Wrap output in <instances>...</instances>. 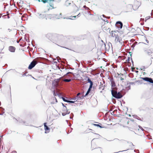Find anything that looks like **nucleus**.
Wrapping results in <instances>:
<instances>
[{"instance_id": "f8f14e48", "label": "nucleus", "mask_w": 153, "mask_h": 153, "mask_svg": "<svg viewBox=\"0 0 153 153\" xmlns=\"http://www.w3.org/2000/svg\"><path fill=\"white\" fill-rule=\"evenodd\" d=\"M15 48L13 46H10L9 47V50L11 52H15Z\"/></svg>"}, {"instance_id": "13d9d810", "label": "nucleus", "mask_w": 153, "mask_h": 153, "mask_svg": "<svg viewBox=\"0 0 153 153\" xmlns=\"http://www.w3.org/2000/svg\"><path fill=\"white\" fill-rule=\"evenodd\" d=\"M4 113V112H3V113H1V114H0V115H3V114Z\"/></svg>"}, {"instance_id": "69168bd1", "label": "nucleus", "mask_w": 153, "mask_h": 153, "mask_svg": "<svg viewBox=\"0 0 153 153\" xmlns=\"http://www.w3.org/2000/svg\"><path fill=\"white\" fill-rule=\"evenodd\" d=\"M45 133H47V132H46V131H45Z\"/></svg>"}, {"instance_id": "c756f323", "label": "nucleus", "mask_w": 153, "mask_h": 153, "mask_svg": "<svg viewBox=\"0 0 153 153\" xmlns=\"http://www.w3.org/2000/svg\"><path fill=\"white\" fill-rule=\"evenodd\" d=\"M84 97H85V96H83V95L79 96V100L83 99L84 98Z\"/></svg>"}, {"instance_id": "2eb2a0df", "label": "nucleus", "mask_w": 153, "mask_h": 153, "mask_svg": "<svg viewBox=\"0 0 153 153\" xmlns=\"http://www.w3.org/2000/svg\"><path fill=\"white\" fill-rule=\"evenodd\" d=\"M46 124L47 123H45L44 124V126L45 127V131L48 130H50L49 128L47 126Z\"/></svg>"}, {"instance_id": "f03ea898", "label": "nucleus", "mask_w": 153, "mask_h": 153, "mask_svg": "<svg viewBox=\"0 0 153 153\" xmlns=\"http://www.w3.org/2000/svg\"><path fill=\"white\" fill-rule=\"evenodd\" d=\"M111 93L112 96L117 99L121 98L125 94V93H123V91L117 92L115 89H113V88H112Z\"/></svg>"}, {"instance_id": "09e8293b", "label": "nucleus", "mask_w": 153, "mask_h": 153, "mask_svg": "<svg viewBox=\"0 0 153 153\" xmlns=\"http://www.w3.org/2000/svg\"><path fill=\"white\" fill-rule=\"evenodd\" d=\"M124 80V79L122 78V77H121L120 78V80Z\"/></svg>"}, {"instance_id": "6ab92c4d", "label": "nucleus", "mask_w": 153, "mask_h": 153, "mask_svg": "<svg viewBox=\"0 0 153 153\" xmlns=\"http://www.w3.org/2000/svg\"><path fill=\"white\" fill-rule=\"evenodd\" d=\"M92 125H94V126H97L98 127H100V128H103V127L101 126L99 124H92Z\"/></svg>"}, {"instance_id": "4d7b16f0", "label": "nucleus", "mask_w": 153, "mask_h": 153, "mask_svg": "<svg viewBox=\"0 0 153 153\" xmlns=\"http://www.w3.org/2000/svg\"><path fill=\"white\" fill-rule=\"evenodd\" d=\"M140 82V81L139 80H138V81H136V82Z\"/></svg>"}, {"instance_id": "6e6d98bb", "label": "nucleus", "mask_w": 153, "mask_h": 153, "mask_svg": "<svg viewBox=\"0 0 153 153\" xmlns=\"http://www.w3.org/2000/svg\"><path fill=\"white\" fill-rule=\"evenodd\" d=\"M19 40H17V42L19 43Z\"/></svg>"}, {"instance_id": "79ce46f5", "label": "nucleus", "mask_w": 153, "mask_h": 153, "mask_svg": "<svg viewBox=\"0 0 153 153\" xmlns=\"http://www.w3.org/2000/svg\"><path fill=\"white\" fill-rule=\"evenodd\" d=\"M64 19H72L71 18H68V17H67V18H64Z\"/></svg>"}, {"instance_id": "bf43d9fd", "label": "nucleus", "mask_w": 153, "mask_h": 153, "mask_svg": "<svg viewBox=\"0 0 153 153\" xmlns=\"http://www.w3.org/2000/svg\"><path fill=\"white\" fill-rule=\"evenodd\" d=\"M72 118H73V117L71 116V117H70V119H72Z\"/></svg>"}, {"instance_id": "aec40b11", "label": "nucleus", "mask_w": 153, "mask_h": 153, "mask_svg": "<svg viewBox=\"0 0 153 153\" xmlns=\"http://www.w3.org/2000/svg\"><path fill=\"white\" fill-rule=\"evenodd\" d=\"M115 41H116L117 42H120V39H119V38L118 36H115Z\"/></svg>"}, {"instance_id": "412c9836", "label": "nucleus", "mask_w": 153, "mask_h": 153, "mask_svg": "<svg viewBox=\"0 0 153 153\" xmlns=\"http://www.w3.org/2000/svg\"><path fill=\"white\" fill-rule=\"evenodd\" d=\"M0 38L3 41L7 40L8 39V38L6 36H4V37H1Z\"/></svg>"}, {"instance_id": "2f4dec72", "label": "nucleus", "mask_w": 153, "mask_h": 153, "mask_svg": "<svg viewBox=\"0 0 153 153\" xmlns=\"http://www.w3.org/2000/svg\"><path fill=\"white\" fill-rule=\"evenodd\" d=\"M145 68H146L145 67V66H143L140 68L141 70H143V71H145Z\"/></svg>"}, {"instance_id": "a211bd4d", "label": "nucleus", "mask_w": 153, "mask_h": 153, "mask_svg": "<svg viewBox=\"0 0 153 153\" xmlns=\"http://www.w3.org/2000/svg\"><path fill=\"white\" fill-rule=\"evenodd\" d=\"M71 100H76V101L77 100H79V97L78 96H76L75 97H74L73 98H71Z\"/></svg>"}, {"instance_id": "4be33fe9", "label": "nucleus", "mask_w": 153, "mask_h": 153, "mask_svg": "<svg viewBox=\"0 0 153 153\" xmlns=\"http://www.w3.org/2000/svg\"><path fill=\"white\" fill-rule=\"evenodd\" d=\"M71 79H64V81L65 82H69L71 81Z\"/></svg>"}, {"instance_id": "f257e3e1", "label": "nucleus", "mask_w": 153, "mask_h": 153, "mask_svg": "<svg viewBox=\"0 0 153 153\" xmlns=\"http://www.w3.org/2000/svg\"><path fill=\"white\" fill-rule=\"evenodd\" d=\"M58 34L56 33H48L46 35V37L53 43L57 44L58 41H59L58 39Z\"/></svg>"}, {"instance_id": "c9c22d12", "label": "nucleus", "mask_w": 153, "mask_h": 153, "mask_svg": "<svg viewBox=\"0 0 153 153\" xmlns=\"http://www.w3.org/2000/svg\"><path fill=\"white\" fill-rule=\"evenodd\" d=\"M57 45H58V46H60L61 47H62V48H65L67 49H68V50H71V49H69V48H66V47H63V46H60V45H58V44H57Z\"/></svg>"}, {"instance_id": "4c0bfd02", "label": "nucleus", "mask_w": 153, "mask_h": 153, "mask_svg": "<svg viewBox=\"0 0 153 153\" xmlns=\"http://www.w3.org/2000/svg\"><path fill=\"white\" fill-rule=\"evenodd\" d=\"M82 94V93H78L76 96H78V97H79V96H80V95H81Z\"/></svg>"}, {"instance_id": "e433bc0d", "label": "nucleus", "mask_w": 153, "mask_h": 153, "mask_svg": "<svg viewBox=\"0 0 153 153\" xmlns=\"http://www.w3.org/2000/svg\"><path fill=\"white\" fill-rule=\"evenodd\" d=\"M101 19H102L103 21H105V22H107V23H108V20L106 19H103L102 18H101Z\"/></svg>"}, {"instance_id": "a19ab883", "label": "nucleus", "mask_w": 153, "mask_h": 153, "mask_svg": "<svg viewBox=\"0 0 153 153\" xmlns=\"http://www.w3.org/2000/svg\"><path fill=\"white\" fill-rule=\"evenodd\" d=\"M139 128H140L142 131H143L144 129L142 128V127L140 126H139Z\"/></svg>"}, {"instance_id": "5701e85b", "label": "nucleus", "mask_w": 153, "mask_h": 153, "mask_svg": "<svg viewBox=\"0 0 153 153\" xmlns=\"http://www.w3.org/2000/svg\"><path fill=\"white\" fill-rule=\"evenodd\" d=\"M67 110V112L66 113L64 112V113H62V116H65L66 114H68L70 113V112H68L67 110Z\"/></svg>"}, {"instance_id": "c03bdc74", "label": "nucleus", "mask_w": 153, "mask_h": 153, "mask_svg": "<svg viewBox=\"0 0 153 153\" xmlns=\"http://www.w3.org/2000/svg\"><path fill=\"white\" fill-rule=\"evenodd\" d=\"M152 59H153V57H152L151 58V62L150 64V65H151V64H152Z\"/></svg>"}, {"instance_id": "a18cd8bd", "label": "nucleus", "mask_w": 153, "mask_h": 153, "mask_svg": "<svg viewBox=\"0 0 153 153\" xmlns=\"http://www.w3.org/2000/svg\"><path fill=\"white\" fill-rule=\"evenodd\" d=\"M6 16H7V17L8 19H9L10 18V16H9L7 15H6ZM6 16V15L3 16H2V17H3L4 16Z\"/></svg>"}, {"instance_id": "603ef678", "label": "nucleus", "mask_w": 153, "mask_h": 153, "mask_svg": "<svg viewBox=\"0 0 153 153\" xmlns=\"http://www.w3.org/2000/svg\"><path fill=\"white\" fill-rule=\"evenodd\" d=\"M55 99L56 100V102H57V99H56V97H55Z\"/></svg>"}, {"instance_id": "864d4df0", "label": "nucleus", "mask_w": 153, "mask_h": 153, "mask_svg": "<svg viewBox=\"0 0 153 153\" xmlns=\"http://www.w3.org/2000/svg\"><path fill=\"white\" fill-rule=\"evenodd\" d=\"M8 30H9V32H10L11 30L10 29H8Z\"/></svg>"}, {"instance_id": "774afa93", "label": "nucleus", "mask_w": 153, "mask_h": 153, "mask_svg": "<svg viewBox=\"0 0 153 153\" xmlns=\"http://www.w3.org/2000/svg\"><path fill=\"white\" fill-rule=\"evenodd\" d=\"M147 19L145 20V21L146 22V21Z\"/></svg>"}, {"instance_id": "37998d69", "label": "nucleus", "mask_w": 153, "mask_h": 153, "mask_svg": "<svg viewBox=\"0 0 153 153\" xmlns=\"http://www.w3.org/2000/svg\"><path fill=\"white\" fill-rule=\"evenodd\" d=\"M130 60V57H128V59H127V61H129Z\"/></svg>"}, {"instance_id": "b1692460", "label": "nucleus", "mask_w": 153, "mask_h": 153, "mask_svg": "<svg viewBox=\"0 0 153 153\" xmlns=\"http://www.w3.org/2000/svg\"><path fill=\"white\" fill-rule=\"evenodd\" d=\"M93 85V82L90 83V85L89 88L91 89L92 88Z\"/></svg>"}, {"instance_id": "8fccbe9b", "label": "nucleus", "mask_w": 153, "mask_h": 153, "mask_svg": "<svg viewBox=\"0 0 153 153\" xmlns=\"http://www.w3.org/2000/svg\"><path fill=\"white\" fill-rule=\"evenodd\" d=\"M13 153H16V152L15 151H13Z\"/></svg>"}, {"instance_id": "58836bf2", "label": "nucleus", "mask_w": 153, "mask_h": 153, "mask_svg": "<svg viewBox=\"0 0 153 153\" xmlns=\"http://www.w3.org/2000/svg\"><path fill=\"white\" fill-rule=\"evenodd\" d=\"M128 143H129L131 146H134L132 143L131 142H128Z\"/></svg>"}, {"instance_id": "0eeeda50", "label": "nucleus", "mask_w": 153, "mask_h": 153, "mask_svg": "<svg viewBox=\"0 0 153 153\" xmlns=\"http://www.w3.org/2000/svg\"><path fill=\"white\" fill-rule=\"evenodd\" d=\"M38 16L39 19H43L45 18L47 20V18H49L48 16H47L49 14L46 15L45 14H39V13H38Z\"/></svg>"}, {"instance_id": "4468645a", "label": "nucleus", "mask_w": 153, "mask_h": 153, "mask_svg": "<svg viewBox=\"0 0 153 153\" xmlns=\"http://www.w3.org/2000/svg\"><path fill=\"white\" fill-rule=\"evenodd\" d=\"M43 59V58L41 57H37L36 58L34 59L35 61H37V63L38 62H39L41 60Z\"/></svg>"}, {"instance_id": "bb28decb", "label": "nucleus", "mask_w": 153, "mask_h": 153, "mask_svg": "<svg viewBox=\"0 0 153 153\" xmlns=\"http://www.w3.org/2000/svg\"><path fill=\"white\" fill-rule=\"evenodd\" d=\"M104 88V87L103 85H101V86H100L99 88V89H102V90H103Z\"/></svg>"}, {"instance_id": "680f3d73", "label": "nucleus", "mask_w": 153, "mask_h": 153, "mask_svg": "<svg viewBox=\"0 0 153 153\" xmlns=\"http://www.w3.org/2000/svg\"><path fill=\"white\" fill-rule=\"evenodd\" d=\"M32 45H33V46H34V45L33 44V43H32Z\"/></svg>"}, {"instance_id": "cd10ccee", "label": "nucleus", "mask_w": 153, "mask_h": 153, "mask_svg": "<svg viewBox=\"0 0 153 153\" xmlns=\"http://www.w3.org/2000/svg\"><path fill=\"white\" fill-rule=\"evenodd\" d=\"M87 81L88 82H89L90 83H91L93 82L91 80V79H90V78H88Z\"/></svg>"}, {"instance_id": "393cba45", "label": "nucleus", "mask_w": 153, "mask_h": 153, "mask_svg": "<svg viewBox=\"0 0 153 153\" xmlns=\"http://www.w3.org/2000/svg\"><path fill=\"white\" fill-rule=\"evenodd\" d=\"M111 35L113 37H114L115 36H116V35H115V34L114 33V31H111Z\"/></svg>"}, {"instance_id": "9b49d317", "label": "nucleus", "mask_w": 153, "mask_h": 153, "mask_svg": "<svg viewBox=\"0 0 153 153\" xmlns=\"http://www.w3.org/2000/svg\"><path fill=\"white\" fill-rule=\"evenodd\" d=\"M108 78H110V80L111 82V87L112 88L115 87L116 85L115 82L114 81L113 78H110L109 77Z\"/></svg>"}, {"instance_id": "72a5a7b5", "label": "nucleus", "mask_w": 153, "mask_h": 153, "mask_svg": "<svg viewBox=\"0 0 153 153\" xmlns=\"http://www.w3.org/2000/svg\"><path fill=\"white\" fill-rule=\"evenodd\" d=\"M53 94L54 96H56L57 95H56V94L57 93H55V90L53 91Z\"/></svg>"}, {"instance_id": "423d86ee", "label": "nucleus", "mask_w": 153, "mask_h": 153, "mask_svg": "<svg viewBox=\"0 0 153 153\" xmlns=\"http://www.w3.org/2000/svg\"><path fill=\"white\" fill-rule=\"evenodd\" d=\"M37 62L35 61L34 59H33V61L30 63L29 65L28 68L29 69L31 70L32 69L35 65L37 64Z\"/></svg>"}, {"instance_id": "c85d7f7f", "label": "nucleus", "mask_w": 153, "mask_h": 153, "mask_svg": "<svg viewBox=\"0 0 153 153\" xmlns=\"http://www.w3.org/2000/svg\"><path fill=\"white\" fill-rule=\"evenodd\" d=\"M75 102V101L68 100V103H74Z\"/></svg>"}, {"instance_id": "ddd939ff", "label": "nucleus", "mask_w": 153, "mask_h": 153, "mask_svg": "<svg viewBox=\"0 0 153 153\" xmlns=\"http://www.w3.org/2000/svg\"><path fill=\"white\" fill-rule=\"evenodd\" d=\"M144 52L146 53L149 55H150L152 53V52L150 50H149L148 51L147 50V49L145 48L144 49Z\"/></svg>"}, {"instance_id": "de8ad7c7", "label": "nucleus", "mask_w": 153, "mask_h": 153, "mask_svg": "<svg viewBox=\"0 0 153 153\" xmlns=\"http://www.w3.org/2000/svg\"><path fill=\"white\" fill-rule=\"evenodd\" d=\"M70 73H72L71 72H68L67 74H66V75H68V74H70Z\"/></svg>"}, {"instance_id": "7c9ffc66", "label": "nucleus", "mask_w": 153, "mask_h": 153, "mask_svg": "<svg viewBox=\"0 0 153 153\" xmlns=\"http://www.w3.org/2000/svg\"><path fill=\"white\" fill-rule=\"evenodd\" d=\"M62 106L64 107V110H67V107L66 106H65L64 105L63 103H62Z\"/></svg>"}, {"instance_id": "1a4fd4ad", "label": "nucleus", "mask_w": 153, "mask_h": 153, "mask_svg": "<svg viewBox=\"0 0 153 153\" xmlns=\"http://www.w3.org/2000/svg\"><path fill=\"white\" fill-rule=\"evenodd\" d=\"M140 78L146 81L153 84V80L151 78L146 77H140Z\"/></svg>"}, {"instance_id": "473e14b6", "label": "nucleus", "mask_w": 153, "mask_h": 153, "mask_svg": "<svg viewBox=\"0 0 153 153\" xmlns=\"http://www.w3.org/2000/svg\"><path fill=\"white\" fill-rule=\"evenodd\" d=\"M80 13H79L76 16H74L72 17V18H76L77 17V16H80Z\"/></svg>"}, {"instance_id": "0e129e2a", "label": "nucleus", "mask_w": 153, "mask_h": 153, "mask_svg": "<svg viewBox=\"0 0 153 153\" xmlns=\"http://www.w3.org/2000/svg\"><path fill=\"white\" fill-rule=\"evenodd\" d=\"M51 104H54V103H53V102H51Z\"/></svg>"}, {"instance_id": "9d476101", "label": "nucleus", "mask_w": 153, "mask_h": 153, "mask_svg": "<svg viewBox=\"0 0 153 153\" xmlns=\"http://www.w3.org/2000/svg\"><path fill=\"white\" fill-rule=\"evenodd\" d=\"M123 24L120 21H117L115 24V26L119 29H121L122 28Z\"/></svg>"}, {"instance_id": "20e7f679", "label": "nucleus", "mask_w": 153, "mask_h": 153, "mask_svg": "<svg viewBox=\"0 0 153 153\" xmlns=\"http://www.w3.org/2000/svg\"><path fill=\"white\" fill-rule=\"evenodd\" d=\"M47 16H48L49 18L50 19H52V18L54 19H59L61 16V13H60L59 15L58 14H49Z\"/></svg>"}, {"instance_id": "49530a36", "label": "nucleus", "mask_w": 153, "mask_h": 153, "mask_svg": "<svg viewBox=\"0 0 153 153\" xmlns=\"http://www.w3.org/2000/svg\"><path fill=\"white\" fill-rule=\"evenodd\" d=\"M26 76V73H24L22 75L23 76Z\"/></svg>"}, {"instance_id": "f3484780", "label": "nucleus", "mask_w": 153, "mask_h": 153, "mask_svg": "<svg viewBox=\"0 0 153 153\" xmlns=\"http://www.w3.org/2000/svg\"><path fill=\"white\" fill-rule=\"evenodd\" d=\"M91 89L88 88L87 91V92H86L84 96L86 97L89 94L90 92L91 91Z\"/></svg>"}, {"instance_id": "e2e57ef3", "label": "nucleus", "mask_w": 153, "mask_h": 153, "mask_svg": "<svg viewBox=\"0 0 153 153\" xmlns=\"http://www.w3.org/2000/svg\"><path fill=\"white\" fill-rule=\"evenodd\" d=\"M153 12V10H152V13Z\"/></svg>"}, {"instance_id": "3c124183", "label": "nucleus", "mask_w": 153, "mask_h": 153, "mask_svg": "<svg viewBox=\"0 0 153 153\" xmlns=\"http://www.w3.org/2000/svg\"><path fill=\"white\" fill-rule=\"evenodd\" d=\"M102 16L104 18H106V16L104 15H103V14L102 15Z\"/></svg>"}, {"instance_id": "052dcab7", "label": "nucleus", "mask_w": 153, "mask_h": 153, "mask_svg": "<svg viewBox=\"0 0 153 153\" xmlns=\"http://www.w3.org/2000/svg\"><path fill=\"white\" fill-rule=\"evenodd\" d=\"M129 5L132 7V6L131 4H129Z\"/></svg>"}, {"instance_id": "f704fd0d", "label": "nucleus", "mask_w": 153, "mask_h": 153, "mask_svg": "<svg viewBox=\"0 0 153 153\" xmlns=\"http://www.w3.org/2000/svg\"><path fill=\"white\" fill-rule=\"evenodd\" d=\"M129 53L130 54V55L131 56V57L132 53H131V52H129ZM131 59L132 63L133 64V60H132L131 57Z\"/></svg>"}, {"instance_id": "338daca9", "label": "nucleus", "mask_w": 153, "mask_h": 153, "mask_svg": "<svg viewBox=\"0 0 153 153\" xmlns=\"http://www.w3.org/2000/svg\"><path fill=\"white\" fill-rule=\"evenodd\" d=\"M129 117H131V115H130L129 114Z\"/></svg>"}, {"instance_id": "6e6552de", "label": "nucleus", "mask_w": 153, "mask_h": 153, "mask_svg": "<svg viewBox=\"0 0 153 153\" xmlns=\"http://www.w3.org/2000/svg\"><path fill=\"white\" fill-rule=\"evenodd\" d=\"M140 78L146 81L153 84V80L151 78L146 77H140Z\"/></svg>"}, {"instance_id": "dca6fc26", "label": "nucleus", "mask_w": 153, "mask_h": 153, "mask_svg": "<svg viewBox=\"0 0 153 153\" xmlns=\"http://www.w3.org/2000/svg\"><path fill=\"white\" fill-rule=\"evenodd\" d=\"M133 116L134 117V118L135 119H136L138 120H140L141 121L143 120V118H140L139 117H138L137 115H133Z\"/></svg>"}, {"instance_id": "5fc2aeb1", "label": "nucleus", "mask_w": 153, "mask_h": 153, "mask_svg": "<svg viewBox=\"0 0 153 153\" xmlns=\"http://www.w3.org/2000/svg\"><path fill=\"white\" fill-rule=\"evenodd\" d=\"M146 42H147L148 43H149V41H148V40L147 39H146Z\"/></svg>"}, {"instance_id": "ea45409f", "label": "nucleus", "mask_w": 153, "mask_h": 153, "mask_svg": "<svg viewBox=\"0 0 153 153\" xmlns=\"http://www.w3.org/2000/svg\"><path fill=\"white\" fill-rule=\"evenodd\" d=\"M56 95L60 98H61V94H60L57 93L56 94Z\"/></svg>"}, {"instance_id": "7ed1b4c3", "label": "nucleus", "mask_w": 153, "mask_h": 153, "mask_svg": "<svg viewBox=\"0 0 153 153\" xmlns=\"http://www.w3.org/2000/svg\"><path fill=\"white\" fill-rule=\"evenodd\" d=\"M58 39L59 41L57 42V43L63 45H65L66 44V42L64 40V37L62 35L58 34Z\"/></svg>"}, {"instance_id": "39448f33", "label": "nucleus", "mask_w": 153, "mask_h": 153, "mask_svg": "<svg viewBox=\"0 0 153 153\" xmlns=\"http://www.w3.org/2000/svg\"><path fill=\"white\" fill-rule=\"evenodd\" d=\"M38 1L39 2H42L43 3H48L51 7L53 8V0H38Z\"/></svg>"}, {"instance_id": "a878e982", "label": "nucleus", "mask_w": 153, "mask_h": 153, "mask_svg": "<svg viewBox=\"0 0 153 153\" xmlns=\"http://www.w3.org/2000/svg\"><path fill=\"white\" fill-rule=\"evenodd\" d=\"M62 99V100L65 102H68V100H67L65 99L64 97H61Z\"/></svg>"}]
</instances>
